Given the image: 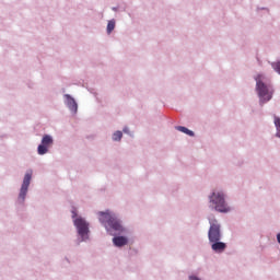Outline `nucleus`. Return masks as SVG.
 Returning <instances> with one entry per match:
<instances>
[{
  "instance_id": "nucleus-1",
  "label": "nucleus",
  "mask_w": 280,
  "mask_h": 280,
  "mask_svg": "<svg viewBox=\"0 0 280 280\" xmlns=\"http://www.w3.org/2000/svg\"><path fill=\"white\" fill-rule=\"evenodd\" d=\"M98 220L102 224H105V228L113 229V231L121 232L124 228L121 226V222L117 220V217L110 211L98 212ZM107 224V225H106Z\"/></svg>"
},
{
  "instance_id": "nucleus-2",
  "label": "nucleus",
  "mask_w": 280,
  "mask_h": 280,
  "mask_svg": "<svg viewBox=\"0 0 280 280\" xmlns=\"http://www.w3.org/2000/svg\"><path fill=\"white\" fill-rule=\"evenodd\" d=\"M210 202H212L215 211H219V213H229V211H231V208L226 205L223 192H212L210 196Z\"/></svg>"
},
{
  "instance_id": "nucleus-3",
  "label": "nucleus",
  "mask_w": 280,
  "mask_h": 280,
  "mask_svg": "<svg viewBox=\"0 0 280 280\" xmlns=\"http://www.w3.org/2000/svg\"><path fill=\"white\" fill-rule=\"evenodd\" d=\"M256 89L260 97V102L266 103L272 100V92H270L268 85H265V83L261 82L260 75L256 78Z\"/></svg>"
},
{
  "instance_id": "nucleus-4",
  "label": "nucleus",
  "mask_w": 280,
  "mask_h": 280,
  "mask_svg": "<svg viewBox=\"0 0 280 280\" xmlns=\"http://www.w3.org/2000/svg\"><path fill=\"white\" fill-rule=\"evenodd\" d=\"M209 242H220L222 240V233L220 232V224L214 220L210 222V229L208 232Z\"/></svg>"
},
{
  "instance_id": "nucleus-5",
  "label": "nucleus",
  "mask_w": 280,
  "mask_h": 280,
  "mask_svg": "<svg viewBox=\"0 0 280 280\" xmlns=\"http://www.w3.org/2000/svg\"><path fill=\"white\" fill-rule=\"evenodd\" d=\"M51 145H54V138H51V136H49V135H45L42 139V143L37 148L38 154H40V155L47 154V152H49V148H51Z\"/></svg>"
},
{
  "instance_id": "nucleus-6",
  "label": "nucleus",
  "mask_w": 280,
  "mask_h": 280,
  "mask_svg": "<svg viewBox=\"0 0 280 280\" xmlns=\"http://www.w3.org/2000/svg\"><path fill=\"white\" fill-rule=\"evenodd\" d=\"M30 183H32V171H27L23 179V184L19 195V198L20 200H22V202L25 201V196H27V189H30Z\"/></svg>"
},
{
  "instance_id": "nucleus-7",
  "label": "nucleus",
  "mask_w": 280,
  "mask_h": 280,
  "mask_svg": "<svg viewBox=\"0 0 280 280\" xmlns=\"http://www.w3.org/2000/svg\"><path fill=\"white\" fill-rule=\"evenodd\" d=\"M74 226L77 228L79 235H81L83 240L84 237H86V235H89V224L84 219L82 218L75 219Z\"/></svg>"
},
{
  "instance_id": "nucleus-8",
  "label": "nucleus",
  "mask_w": 280,
  "mask_h": 280,
  "mask_svg": "<svg viewBox=\"0 0 280 280\" xmlns=\"http://www.w3.org/2000/svg\"><path fill=\"white\" fill-rule=\"evenodd\" d=\"M210 244H212L211 248L212 250H214V253H224V250H226L225 243H222L220 241H214V242H211Z\"/></svg>"
},
{
  "instance_id": "nucleus-9",
  "label": "nucleus",
  "mask_w": 280,
  "mask_h": 280,
  "mask_svg": "<svg viewBox=\"0 0 280 280\" xmlns=\"http://www.w3.org/2000/svg\"><path fill=\"white\" fill-rule=\"evenodd\" d=\"M113 243L117 247L126 246V244H128V238H126V236H116L113 238Z\"/></svg>"
},
{
  "instance_id": "nucleus-10",
  "label": "nucleus",
  "mask_w": 280,
  "mask_h": 280,
  "mask_svg": "<svg viewBox=\"0 0 280 280\" xmlns=\"http://www.w3.org/2000/svg\"><path fill=\"white\" fill-rule=\"evenodd\" d=\"M66 97L70 110H78V103H75V100H73L69 94H67Z\"/></svg>"
},
{
  "instance_id": "nucleus-11",
  "label": "nucleus",
  "mask_w": 280,
  "mask_h": 280,
  "mask_svg": "<svg viewBox=\"0 0 280 280\" xmlns=\"http://www.w3.org/2000/svg\"><path fill=\"white\" fill-rule=\"evenodd\" d=\"M176 130H178L179 132H184V135H188V137H194V131L189 130L186 127L178 126L176 127Z\"/></svg>"
},
{
  "instance_id": "nucleus-12",
  "label": "nucleus",
  "mask_w": 280,
  "mask_h": 280,
  "mask_svg": "<svg viewBox=\"0 0 280 280\" xmlns=\"http://www.w3.org/2000/svg\"><path fill=\"white\" fill-rule=\"evenodd\" d=\"M115 30V20H110L107 24V34H110Z\"/></svg>"
},
{
  "instance_id": "nucleus-13",
  "label": "nucleus",
  "mask_w": 280,
  "mask_h": 280,
  "mask_svg": "<svg viewBox=\"0 0 280 280\" xmlns=\"http://www.w3.org/2000/svg\"><path fill=\"white\" fill-rule=\"evenodd\" d=\"M121 137H124V133H121V131H116V132L113 135V140H114V141H121Z\"/></svg>"
},
{
  "instance_id": "nucleus-14",
  "label": "nucleus",
  "mask_w": 280,
  "mask_h": 280,
  "mask_svg": "<svg viewBox=\"0 0 280 280\" xmlns=\"http://www.w3.org/2000/svg\"><path fill=\"white\" fill-rule=\"evenodd\" d=\"M190 280H200V278H198V277H194V276H190V278H189Z\"/></svg>"
},
{
  "instance_id": "nucleus-15",
  "label": "nucleus",
  "mask_w": 280,
  "mask_h": 280,
  "mask_svg": "<svg viewBox=\"0 0 280 280\" xmlns=\"http://www.w3.org/2000/svg\"><path fill=\"white\" fill-rule=\"evenodd\" d=\"M278 243L280 244V233L277 235Z\"/></svg>"
},
{
  "instance_id": "nucleus-16",
  "label": "nucleus",
  "mask_w": 280,
  "mask_h": 280,
  "mask_svg": "<svg viewBox=\"0 0 280 280\" xmlns=\"http://www.w3.org/2000/svg\"><path fill=\"white\" fill-rule=\"evenodd\" d=\"M124 132H128V128H125V129H124Z\"/></svg>"
}]
</instances>
